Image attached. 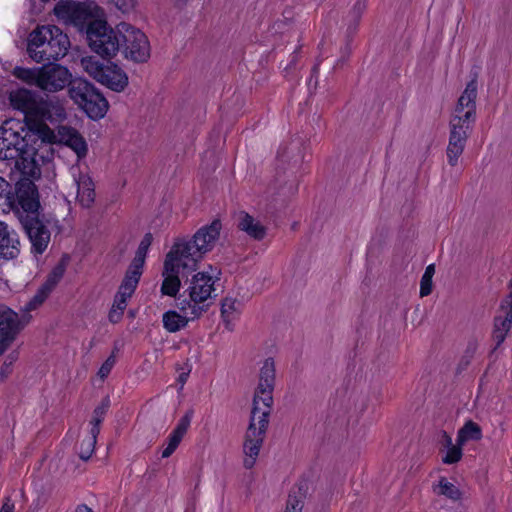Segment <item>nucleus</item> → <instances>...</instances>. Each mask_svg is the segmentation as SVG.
<instances>
[{"label":"nucleus","instance_id":"1","mask_svg":"<svg viewBox=\"0 0 512 512\" xmlns=\"http://www.w3.org/2000/svg\"><path fill=\"white\" fill-rule=\"evenodd\" d=\"M11 106L24 114V120L8 119L0 127V160L14 164L24 175L38 171L36 155L44 143H60L85 158L88 144L81 133L69 126L54 132L45 122H60L66 111L58 99H43L27 89H18L9 96Z\"/></svg>","mask_w":512,"mask_h":512},{"label":"nucleus","instance_id":"2","mask_svg":"<svg viewBox=\"0 0 512 512\" xmlns=\"http://www.w3.org/2000/svg\"><path fill=\"white\" fill-rule=\"evenodd\" d=\"M217 268L208 266L207 270L197 272L186 281L183 294L177 299V307L183 314L198 318L208 308V301L215 292V283L219 280Z\"/></svg>","mask_w":512,"mask_h":512},{"label":"nucleus","instance_id":"3","mask_svg":"<svg viewBox=\"0 0 512 512\" xmlns=\"http://www.w3.org/2000/svg\"><path fill=\"white\" fill-rule=\"evenodd\" d=\"M70 47L68 36L55 25L37 26L28 37L27 53L37 63L58 60Z\"/></svg>","mask_w":512,"mask_h":512},{"label":"nucleus","instance_id":"4","mask_svg":"<svg viewBox=\"0 0 512 512\" xmlns=\"http://www.w3.org/2000/svg\"><path fill=\"white\" fill-rule=\"evenodd\" d=\"M221 229V221L215 219L210 224L198 229L190 241L179 240L171 249L187 261L186 265H193L196 268L203 256L214 248Z\"/></svg>","mask_w":512,"mask_h":512},{"label":"nucleus","instance_id":"5","mask_svg":"<svg viewBox=\"0 0 512 512\" xmlns=\"http://www.w3.org/2000/svg\"><path fill=\"white\" fill-rule=\"evenodd\" d=\"M13 75L29 85H35L41 90L57 92L71 83V73L59 64L43 65L40 68L15 67Z\"/></svg>","mask_w":512,"mask_h":512},{"label":"nucleus","instance_id":"6","mask_svg":"<svg viewBox=\"0 0 512 512\" xmlns=\"http://www.w3.org/2000/svg\"><path fill=\"white\" fill-rule=\"evenodd\" d=\"M270 413L261 411L257 407L252 408L249 426L243 441V465L246 469H251L256 464L265 439Z\"/></svg>","mask_w":512,"mask_h":512},{"label":"nucleus","instance_id":"7","mask_svg":"<svg viewBox=\"0 0 512 512\" xmlns=\"http://www.w3.org/2000/svg\"><path fill=\"white\" fill-rule=\"evenodd\" d=\"M80 62L81 67L90 77L112 91L122 92L128 86V76L117 64L104 63L94 56L82 57Z\"/></svg>","mask_w":512,"mask_h":512},{"label":"nucleus","instance_id":"8","mask_svg":"<svg viewBox=\"0 0 512 512\" xmlns=\"http://www.w3.org/2000/svg\"><path fill=\"white\" fill-rule=\"evenodd\" d=\"M89 47L102 58L115 57L120 49L121 36L119 25L114 30L104 20H94L89 23L86 30Z\"/></svg>","mask_w":512,"mask_h":512},{"label":"nucleus","instance_id":"9","mask_svg":"<svg viewBox=\"0 0 512 512\" xmlns=\"http://www.w3.org/2000/svg\"><path fill=\"white\" fill-rule=\"evenodd\" d=\"M69 96L93 120L101 119L107 113V100L86 80L74 81L69 87Z\"/></svg>","mask_w":512,"mask_h":512},{"label":"nucleus","instance_id":"10","mask_svg":"<svg viewBox=\"0 0 512 512\" xmlns=\"http://www.w3.org/2000/svg\"><path fill=\"white\" fill-rule=\"evenodd\" d=\"M99 7L93 2H74L61 0L54 7V14L64 24L74 25L83 28L86 24L94 21Z\"/></svg>","mask_w":512,"mask_h":512},{"label":"nucleus","instance_id":"11","mask_svg":"<svg viewBox=\"0 0 512 512\" xmlns=\"http://www.w3.org/2000/svg\"><path fill=\"white\" fill-rule=\"evenodd\" d=\"M124 55L134 62H145L150 57V45L146 35L128 23L119 24Z\"/></svg>","mask_w":512,"mask_h":512},{"label":"nucleus","instance_id":"12","mask_svg":"<svg viewBox=\"0 0 512 512\" xmlns=\"http://www.w3.org/2000/svg\"><path fill=\"white\" fill-rule=\"evenodd\" d=\"M187 261L176 251L171 249L165 258L163 266V281L161 284L162 295L176 297L181 288V281L179 274L184 271H194L196 268L193 265H186Z\"/></svg>","mask_w":512,"mask_h":512},{"label":"nucleus","instance_id":"13","mask_svg":"<svg viewBox=\"0 0 512 512\" xmlns=\"http://www.w3.org/2000/svg\"><path fill=\"white\" fill-rule=\"evenodd\" d=\"M275 384V363L272 358L264 360L260 372L257 387L253 397V407L261 411L271 412L273 404V390Z\"/></svg>","mask_w":512,"mask_h":512},{"label":"nucleus","instance_id":"14","mask_svg":"<svg viewBox=\"0 0 512 512\" xmlns=\"http://www.w3.org/2000/svg\"><path fill=\"white\" fill-rule=\"evenodd\" d=\"M29 321L30 316H20L9 307L0 305V355L9 349Z\"/></svg>","mask_w":512,"mask_h":512},{"label":"nucleus","instance_id":"15","mask_svg":"<svg viewBox=\"0 0 512 512\" xmlns=\"http://www.w3.org/2000/svg\"><path fill=\"white\" fill-rule=\"evenodd\" d=\"M477 82L471 80L458 99L454 114L450 121L459 120V125H469L475 121L476 116Z\"/></svg>","mask_w":512,"mask_h":512},{"label":"nucleus","instance_id":"16","mask_svg":"<svg viewBox=\"0 0 512 512\" xmlns=\"http://www.w3.org/2000/svg\"><path fill=\"white\" fill-rule=\"evenodd\" d=\"M140 276L126 272L125 277L114 296L112 307L109 311V321L118 323L127 307L128 299L131 298L139 283Z\"/></svg>","mask_w":512,"mask_h":512},{"label":"nucleus","instance_id":"17","mask_svg":"<svg viewBox=\"0 0 512 512\" xmlns=\"http://www.w3.org/2000/svg\"><path fill=\"white\" fill-rule=\"evenodd\" d=\"M509 294L502 300L499 313L494 319L492 333L495 348H498L506 339L512 328V278L508 284Z\"/></svg>","mask_w":512,"mask_h":512},{"label":"nucleus","instance_id":"18","mask_svg":"<svg viewBox=\"0 0 512 512\" xmlns=\"http://www.w3.org/2000/svg\"><path fill=\"white\" fill-rule=\"evenodd\" d=\"M24 229L31 242L34 254H42L50 242V231L38 216H26L23 221Z\"/></svg>","mask_w":512,"mask_h":512},{"label":"nucleus","instance_id":"19","mask_svg":"<svg viewBox=\"0 0 512 512\" xmlns=\"http://www.w3.org/2000/svg\"><path fill=\"white\" fill-rule=\"evenodd\" d=\"M470 129L469 125H459V120L450 121V135L446 149L449 165H457L458 159L465 149Z\"/></svg>","mask_w":512,"mask_h":512},{"label":"nucleus","instance_id":"20","mask_svg":"<svg viewBox=\"0 0 512 512\" xmlns=\"http://www.w3.org/2000/svg\"><path fill=\"white\" fill-rule=\"evenodd\" d=\"M20 252L17 233L5 222L0 221V258L14 259Z\"/></svg>","mask_w":512,"mask_h":512},{"label":"nucleus","instance_id":"21","mask_svg":"<svg viewBox=\"0 0 512 512\" xmlns=\"http://www.w3.org/2000/svg\"><path fill=\"white\" fill-rule=\"evenodd\" d=\"M63 271L61 269L54 270L46 279V281L39 287L35 295L29 302L26 303L24 310L26 312L32 311L40 307L48 298L50 293L54 290L60 279L62 278Z\"/></svg>","mask_w":512,"mask_h":512},{"label":"nucleus","instance_id":"22","mask_svg":"<svg viewBox=\"0 0 512 512\" xmlns=\"http://www.w3.org/2000/svg\"><path fill=\"white\" fill-rule=\"evenodd\" d=\"M17 200L23 211L27 212L26 216H38L40 203L33 183L23 184L17 189Z\"/></svg>","mask_w":512,"mask_h":512},{"label":"nucleus","instance_id":"23","mask_svg":"<svg viewBox=\"0 0 512 512\" xmlns=\"http://www.w3.org/2000/svg\"><path fill=\"white\" fill-rule=\"evenodd\" d=\"M191 423V414H185L177 423L175 428L169 434L166 442V446L162 451V458L170 457L175 450L178 448L182 439L188 431V428Z\"/></svg>","mask_w":512,"mask_h":512},{"label":"nucleus","instance_id":"24","mask_svg":"<svg viewBox=\"0 0 512 512\" xmlns=\"http://www.w3.org/2000/svg\"><path fill=\"white\" fill-rule=\"evenodd\" d=\"M76 185V200L84 208H89L95 200V187L91 177L88 174L80 173L74 176Z\"/></svg>","mask_w":512,"mask_h":512},{"label":"nucleus","instance_id":"25","mask_svg":"<svg viewBox=\"0 0 512 512\" xmlns=\"http://www.w3.org/2000/svg\"><path fill=\"white\" fill-rule=\"evenodd\" d=\"M238 228L255 240H262L266 235L265 227L250 214L240 211L237 215Z\"/></svg>","mask_w":512,"mask_h":512},{"label":"nucleus","instance_id":"26","mask_svg":"<svg viewBox=\"0 0 512 512\" xmlns=\"http://www.w3.org/2000/svg\"><path fill=\"white\" fill-rule=\"evenodd\" d=\"M152 240H153V237H152L151 233L145 234V236L143 237V239L141 240V242L138 246L135 257L127 270L128 272H131L132 274L138 275L141 277L142 272H143V266H144L145 259H146V255H147L149 247L152 244Z\"/></svg>","mask_w":512,"mask_h":512},{"label":"nucleus","instance_id":"27","mask_svg":"<svg viewBox=\"0 0 512 512\" xmlns=\"http://www.w3.org/2000/svg\"><path fill=\"white\" fill-rule=\"evenodd\" d=\"M192 318L190 314L181 315L174 310H169L163 314V327L170 333H175L184 328Z\"/></svg>","mask_w":512,"mask_h":512},{"label":"nucleus","instance_id":"28","mask_svg":"<svg viewBox=\"0 0 512 512\" xmlns=\"http://www.w3.org/2000/svg\"><path fill=\"white\" fill-rule=\"evenodd\" d=\"M433 491L440 496L457 501L461 498L459 488L453 483L449 482L445 477H440L437 484L433 485Z\"/></svg>","mask_w":512,"mask_h":512},{"label":"nucleus","instance_id":"29","mask_svg":"<svg viewBox=\"0 0 512 512\" xmlns=\"http://www.w3.org/2000/svg\"><path fill=\"white\" fill-rule=\"evenodd\" d=\"M482 438V430L480 426L473 422L467 421L464 426L458 431L457 442L464 445L470 440H480Z\"/></svg>","mask_w":512,"mask_h":512},{"label":"nucleus","instance_id":"30","mask_svg":"<svg viewBox=\"0 0 512 512\" xmlns=\"http://www.w3.org/2000/svg\"><path fill=\"white\" fill-rule=\"evenodd\" d=\"M446 441V452L442 457V461L445 464H454L461 460L463 452L462 446L458 442L457 444L452 443V439L447 434H444Z\"/></svg>","mask_w":512,"mask_h":512},{"label":"nucleus","instance_id":"31","mask_svg":"<svg viewBox=\"0 0 512 512\" xmlns=\"http://www.w3.org/2000/svg\"><path fill=\"white\" fill-rule=\"evenodd\" d=\"M305 493L299 487L297 491L289 494L284 512H302Z\"/></svg>","mask_w":512,"mask_h":512},{"label":"nucleus","instance_id":"32","mask_svg":"<svg viewBox=\"0 0 512 512\" xmlns=\"http://www.w3.org/2000/svg\"><path fill=\"white\" fill-rule=\"evenodd\" d=\"M239 303L232 297H226L222 300L221 315L226 323L231 322L238 314Z\"/></svg>","mask_w":512,"mask_h":512},{"label":"nucleus","instance_id":"33","mask_svg":"<svg viewBox=\"0 0 512 512\" xmlns=\"http://www.w3.org/2000/svg\"><path fill=\"white\" fill-rule=\"evenodd\" d=\"M19 349H14L11 352H9L7 355H5L3 359L2 366L0 368V376L1 379L4 380L10 376V374L13 371V365L17 362L19 359Z\"/></svg>","mask_w":512,"mask_h":512},{"label":"nucleus","instance_id":"34","mask_svg":"<svg viewBox=\"0 0 512 512\" xmlns=\"http://www.w3.org/2000/svg\"><path fill=\"white\" fill-rule=\"evenodd\" d=\"M107 408H108V403L102 404L94 409L93 416L90 421V424L92 426L90 433L92 435H98L100 433V424L102 423V421L104 419Z\"/></svg>","mask_w":512,"mask_h":512},{"label":"nucleus","instance_id":"35","mask_svg":"<svg viewBox=\"0 0 512 512\" xmlns=\"http://www.w3.org/2000/svg\"><path fill=\"white\" fill-rule=\"evenodd\" d=\"M97 436L98 435H92L90 433V436L82 440L79 447V456L81 459L88 460L92 456L95 449Z\"/></svg>","mask_w":512,"mask_h":512},{"label":"nucleus","instance_id":"36","mask_svg":"<svg viewBox=\"0 0 512 512\" xmlns=\"http://www.w3.org/2000/svg\"><path fill=\"white\" fill-rule=\"evenodd\" d=\"M112 4L117 10L124 14L133 12L138 4L137 0H106Z\"/></svg>","mask_w":512,"mask_h":512},{"label":"nucleus","instance_id":"37","mask_svg":"<svg viewBox=\"0 0 512 512\" xmlns=\"http://www.w3.org/2000/svg\"><path fill=\"white\" fill-rule=\"evenodd\" d=\"M116 363V358L114 355L109 356L106 361L101 365L98 376L101 379H105L111 372L112 368L114 367Z\"/></svg>","mask_w":512,"mask_h":512},{"label":"nucleus","instance_id":"38","mask_svg":"<svg viewBox=\"0 0 512 512\" xmlns=\"http://www.w3.org/2000/svg\"><path fill=\"white\" fill-rule=\"evenodd\" d=\"M366 8V1L365 0H357L353 6V9L351 11V15L353 18V21L355 23H358L363 11Z\"/></svg>","mask_w":512,"mask_h":512},{"label":"nucleus","instance_id":"39","mask_svg":"<svg viewBox=\"0 0 512 512\" xmlns=\"http://www.w3.org/2000/svg\"><path fill=\"white\" fill-rule=\"evenodd\" d=\"M432 292V278L422 275L420 281V296H428Z\"/></svg>","mask_w":512,"mask_h":512},{"label":"nucleus","instance_id":"40","mask_svg":"<svg viewBox=\"0 0 512 512\" xmlns=\"http://www.w3.org/2000/svg\"><path fill=\"white\" fill-rule=\"evenodd\" d=\"M15 504L10 497H5L0 512H14Z\"/></svg>","mask_w":512,"mask_h":512},{"label":"nucleus","instance_id":"41","mask_svg":"<svg viewBox=\"0 0 512 512\" xmlns=\"http://www.w3.org/2000/svg\"><path fill=\"white\" fill-rule=\"evenodd\" d=\"M7 188L8 182L5 181L2 177H0V200L6 197Z\"/></svg>","mask_w":512,"mask_h":512},{"label":"nucleus","instance_id":"42","mask_svg":"<svg viewBox=\"0 0 512 512\" xmlns=\"http://www.w3.org/2000/svg\"><path fill=\"white\" fill-rule=\"evenodd\" d=\"M434 273H435V267H434V265H433V264H430V265H428V266L426 267L425 272H424V274H423V275H424V276H427V277H431V278H433Z\"/></svg>","mask_w":512,"mask_h":512},{"label":"nucleus","instance_id":"43","mask_svg":"<svg viewBox=\"0 0 512 512\" xmlns=\"http://www.w3.org/2000/svg\"><path fill=\"white\" fill-rule=\"evenodd\" d=\"M76 512H93V510L87 505L82 504L76 508Z\"/></svg>","mask_w":512,"mask_h":512},{"label":"nucleus","instance_id":"44","mask_svg":"<svg viewBox=\"0 0 512 512\" xmlns=\"http://www.w3.org/2000/svg\"><path fill=\"white\" fill-rule=\"evenodd\" d=\"M188 378V373H182L179 375V382L181 383V388L184 386Z\"/></svg>","mask_w":512,"mask_h":512}]
</instances>
